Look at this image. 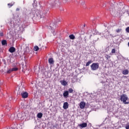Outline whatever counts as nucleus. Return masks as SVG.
Listing matches in <instances>:
<instances>
[{"label": "nucleus", "instance_id": "obj_1", "mask_svg": "<svg viewBox=\"0 0 129 129\" xmlns=\"http://www.w3.org/2000/svg\"><path fill=\"white\" fill-rule=\"evenodd\" d=\"M123 6V3L122 2H120L118 3H116L115 2H114L113 3L111 4L110 5V7L109 8V11H110V13L112 16H113V17H120L121 15H122L123 13H125V12H127V14L129 15V7L127 6H125L122 9V12H121V8Z\"/></svg>", "mask_w": 129, "mask_h": 129}, {"label": "nucleus", "instance_id": "obj_2", "mask_svg": "<svg viewBox=\"0 0 129 129\" xmlns=\"http://www.w3.org/2000/svg\"><path fill=\"white\" fill-rule=\"evenodd\" d=\"M33 7L34 8V10H32V12L31 14L33 15V16H36V17H38L40 19H44L45 17H46V14L48 13V10L47 9L46 11H39V10H37L35 8L37 7V1H34L33 2Z\"/></svg>", "mask_w": 129, "mask_h": 129}, {"label": "nucleus", "instance_id": "obj_3", "mask_svg": "<svg viewBox=\"0 0 129 129\" xmlns=\"http://www.w3.org/2000/svg\"><path fill=\"white\" fill-rule=\"evenodd\" d=\"M20 22L18 20L15 18H12L10 21L11 27L12 28H15L16 30L20 33H22L24 31V28L22 26H20Z\"/></svg>", "mask_w": 129, "mask_h": 129}, {"label": "nucleus", "instance_id": "obj_4", "mask_svg": "<svg viewBox=\"0 0 129 129\" xmlns=\"http://www.w3.org/2000/svg\"><path fill=\"white\" fill-rule=\"evenodd\" d=\"M27 116L25 113H15L12 114L10 116L11 119L13 120L14 119H21V118L24 119Z\"/></svg>", "mask_w": 129, "mask_h": 129}, {"label": "nucleus", "instance_id": "obj_5", "mask_svg": "<svg viewBox=\"0 0 129 129\" xmlns=\"http://www.w3.org/2000/svg\"><path fill=\"white\" fill-rule=\"evenodd\" d=\"M60 5H62V2L59 0H53L48 3V8H58Z\"/></svg>", "mask_w": 129, "mask_h": 129}, {"label": "nucleus", "instance_id": "obj_6", "mask_svg": "<svg viewBox=\"0 0 129 129\" xmlns=\"http://www.w3.org/2000/svg\"><path fill=\"white\" fill-rule=\"evenodd\" d=\"M59 21H55V22H52L50 24V26L49 29L52 30L51 33H52L53 36H55L56 35V32H55V30L56 29V28H57V23H58Z\"/></svg>", "mask_w": 129, "mask_h": 129}, {"label": "nucleus", "instance_id": "obj_7", "mask_svg": "<svg viewBox=\"0 0 129 129\" xmlns=\"http://www.w3.org/2000/svg\"><path fill=\"white\" fill-rule=\"evenodd\" d=\"M95 32H96L94 33L95 35H99L100 36L102 37H104L105 38H107L108 36H109V32H108L107 30H105L102 33L97 32V30H96Z\"/></svg>", "mask_w": 129, "mask_h": 129}, {"label": "nucleus", "instance_id": "obj_8", "mask_svg": "<svg viewBox=\"0 0 129 129\" xmlns=\"http://www.w3.org/2000/svg\"><path fill=\"white\" fill-rule=\"evenodd\" d=\"M127 99V96L126 95L122 94L120 96V100L121 101H122V102H123V103H124V104H128L129 102H126Z\"/></svg>", "mask_w": 129, "mask_h": 129}, {"label": "nucleus", "instance_id": "obj_9", "mask_svg": "<svg viewBox=\"0 0 129 129\" xmlns=\"http://www.w3.org/2000/svg\"><path fill=\"white\" fill-rule=\"evenodd\" d=\"M91 70L93 71H95L99 68V63L96 62V63H93L91 65Z\"/></svg>", "mask_w": 129, "mask_h": 129}, {"label": "nucleus", "instance_id": "obj_10", "mask_svg": "<svg viewBox=\"0 0 129 129\" xmlns=\"http://www.w3.org/2000/svg\"><path fill=\"white\" fill-rule=\"evenodd\" d=\"M25 90L26 89H25V87H20L17 94H19V95H21V94L26 92Z\"/></svg>", "mask_w": 129, "mask_h": 129}, {"label": "nucleus", "instance_id": "obj_11", "mask_svg": "<svg viewBox=\"0 0 129 129\" xmlns=\"http://www.w3.org/2000/svg\"><path fill=\"white\" fill-rule=\"evenodd\" d=\"M20 107L22 109L29 108V107H30V105H29V104L25 105L24 103H21V105H20Z\"/></svg>", "mask_w": 129, "mask_h": 129}, {"label": "nucleus", "instance_id": "obj_12", "mask_svg": "<svg viewBox=\"0 0 129 129\" xmlns=\"http://www.w3.org/2000/svg\"><path fill=\"white\" fill-rule=\"evenodd\" d=\"M85 105H86V103H85V102L82 101L80 103V107L81 109H83V108L85 107Z\"/></svg>", "mask_w": 129, "mask_h": 129}, {"label": "nucleus", "instance_id": "obj_13", "mask_svg": "<svg viewBox=\"0 0 129 129\" xmlns=\"http://www.w3.org/2000/svg\"><path fill=\"white\" fill-rule=\"evenodd\" d=\"M23 98H27L29 96V94L26 92H24L22 94H20Z\"/></svg>", "mask_w": 129, "mask_h": 129}, {"label": "nucleus", "instance_id": "obj_14", "mask_svg": "<svg viewBox=\"0 0 129 129\" xmlns=\"http://www.w3.org/2000/svg\"><path fill=\"white\" fill-rule=\"evenodd\" d=\"M69 95V92L68 91H64L63 93V96L64 98H68Z\"/></svg>", "mask_w": 129, "mask_h": 129}, {"label": "nucleus", "instance_id": "obj_15", "mask_svg": "<svg viewBox=\"0 0 129 129\" xmlns=\"http://www.w3.org/2000/svg\"><path fill=\"white\" fill-rule=\"evenodd\" d=\"M9 51L10 53H15L16 52V48L12 46L9 48Z\"/></svg>", "mask_w": 129, "mask_h": 129}, {"label": "nucleus", "instance_id": "obj_16", "mask_svg": "<svg viewBox=\"0 0 129 129\" xmlns=\"http://www.w3.org/2000/svg\"><path fill=\"white\" fill-rule=\"evenodd\" d=\"M69 107V105L68 104V102H66L63 103V109H67Z\"/></svg>", "mask_w": 129, "mask_h": 129}, {"label": "nucleus", "instance_id": "obj_17", "mask_svg": "<svg viewBox=\"0 0 129 129\" xmlns=\"http://www.w3.org/2000/svg\"><path fill=\"white\" fill-rule=\"evenodd\" d=\"M60 83L61 85H63V86H66V85L68 84V83H67L65 80L60 81Z\"/></svg>", "mask_w": 129, "mask_h": 129}, {"label": "nucleus", "instance_id": "obj_18", "mask_svg": "<svg viewBox=\"0 0 129 129\" xmlns=\"http://www.w3.org/2000/svg\"><path fill=\"white\" fill-rule=\"evenodd\" d=\"M80 126H81V127H82V128H83L84 127H86V126H87V123H82L81 124H80Z\"/></svg>", "mask_w": 129, "mask_h": 129}, {"label": "nucleus", "instance_id": "obj_19", "mask_svg": "<svg viewBox=\"0 0 129 129\" xmlns=\"http://www.w3.org/2000/svg\"><path fill=\"white\" fill-rule=\"evenodd\" d=\"M48 62L49 64H54V59H53V58H49L48 59Z\"/></svg>", "mask_w": 129, "mask_h": 129}, {"label": "nucleus", "instance_id": "obj_20", "mask_svg": "<svg viewBox=\"0 0 129 129\" xmlns=\"http://www.w3.org/2000/svg\"><path fill=\"white\" fill-rule=\"evenodd\" d=\"M123 75H127L128 74V70H125L122 72Z\"/></svg>", "mask_w": 129, "mask_h": 129}, {"label": "nucleus", "instance_id": "obj_21", "mask_svg": "<svg viewBox=\"0 0 129 129\" xmlns=\"http://www.w3.org/2000/svg\"><path fill=\"white\" fill-rule=\"evenodd\" d=\"M69 37L71 40H74L75 39V36H74L73 34L69 35Z\"/></svg>", "mask_w": 129, "mask_h": 129}, {"label": "nucleus", "instance_id": "obj_22", "mask_svg": "<svg viewBox=\"0 0 129 129\" xmlns=\"http://www.w3.org/2000/svg\"><path fill=\"white\" fill-rule=\"evenodd\" d=\"M37 117H38V118H42V117H43V113H38L37 114Z\"/></svg>", "mask_w": 129, "mask_h": 129}, {"label": "nucleus", "instance_id": "obj_23", "mask_svg": "<svg viewBox=\"0 0 129 129\" xmlns=\"http://www.w3.org/2000/svg\"><path fill=\"white\" fill-rule=\"evenodd\" d=\"M81 5L83 6V8H85V1L82 0L81 1Z\"/></svg>", "mask_w": 129, "mask_h": 129}, {"label": "nucleus", "instance_id": "obj_24", "mask_svg": "<svg viewBox=\"0 0 129 129\" xmlns=\"http://www.w3.org/2000/svg\"><path fill=\"white\" fill-rule=\"evenodd\" d=\"M71 2H73V0H63L62 4H66V3H71Z\"/></svg>", "mask_w": 129, "mask_h": 129}, {"label": "nucleus", "instance_id": "obj_25", "mask_svg": "<svg viewBox=\"0 0 129 129\" xmlns=\"http://www.w3.org/2000/svg\"><path fill=\"white\" fill-rule=\"evenodd\" d=\"M7 41L6 40H3L2 41V44L3 45V46H5V45H7Z\"/></svg>", "mask_w": 129, "mask_h": 129}, {"label": "nucleus", "instance_id": "obj_26", "mask_svg": "<svg viewBox=\"0 0 129 129\" xmlns=\"http://www.w3.org/2000/svg\"><path fill=\"white\" fill-rule=\"evenodd\" d=\"M14 4H15V3H9L8 4V6L9 8H12V7H13V6H14Z\"/></svg>", "mask_w": 129, "mask_h": 129}, {"label": "nucleus", "instance_id": "obj_27", "mask_svg": "<svg viewBox=\"0 0 129 129\" xmlns=\"http://www.w3.org/2000/svg\"><path fill=\"white\" fill-rule=\"evenodd\" d=\"M73 91H74V90H73V89L72 88H70L69 89V93H73Z\"/></svg>", "mask_w": 129, "mask_h": 129}, {"label": "nucleus", "instance_id": "obj_28", "mask_svg": "<svg viewBox=\"0 0 129 129\" xmlns=\"http://www.w3.org/2000/svg\"><path fill=\"white\" fill-rule=\"evenodd\" d=\"M91 63H92V61L89 60V61H88L87 62L86 66H89V65H90V64H91Z\"/></svg>", "mask_w": 129, "mask_h": 129}, {"label": "nucleus", "instance_id": "obj_29", "mask_svg": "<svg viewBox=\"0 0 129 129\" xmlns=\"http://www.w3.org/2000/svg\"><path fill=\"white\" fill-rule=\"evenodd\" d=\"M12 70V72L13 71H18V70H19V69H18V68H13L12 69H11Z\"/></svg>", "mask_w": 129, "mask_h": 129}, {"label": "nucleus", "instance_id": "obj_30", "mask_svg": "<svg viewBox=\"0 0 129 129\" xmlns=\"http://www.w3.org/2000/svg\"><path fill=\"white\" fill-rule=\"evenodd\" d=\"M116 33H120V32H121V29L119 28V29H116Z\"/></svg>", "mask_w": 129, "mask_h": 129}, {"label": "nucleus", "instance_id": "obj_31", "mask_svg": "<svg viewBox=\"0 0 129 129\" xmlns=\"http://www.w3.org/2000/svg\"><path fill=\"white\" fill-rule=\"evenodd\" d=\"M5 107H6L8 110H10V109H11V105H9V106L6 105Z\"/></svg>", "mask_w": 129, "mask_h": 129}, {"label": "nucleus", "instance_id": "obj_32", "mask_svg": "<svg viewBox=\"0 0 129 129\" xmlns=\"http://www.w3.org/2000/svg\"><path fill=\"white\" fill-rule=\"evenodd\" d=\"M34 50H35V51H38V50H39V47L35 46L34 47Z\"/></svg>", "mask_w": 129, "mask_h": 129}, {"label": "nucleus", "instance_id": "obj_33", "mask_svg": "<svg viewBox=\"0 0 129 129\" xmlns=\"http://www.w3.org/2000/svg\"><path fill=\"white\" fill-rule=\"evenodd\" d=\"M111 53H112V54H114V53H115V48H113L112 49Z\"/></svg>", "mask_w": 129, "mask_h": 129}, {"label": "nucleus", "instance_id": "obj_34", "mask_svg": "<svg viewBox=\"0 0 129 129\" xmlns=\"http://www.w3.org/2000/svg\"><path fill=\"white\" fill-rule=\"evenodd\" d=\"M110 56H109V55H105V58H106V59H107V60H108L109 58H110Z\"/></svg>", "mask_w": 129, "mask_h": 129}, {"label": "nucleus", "instance_id": "obj_35", "mask_svg": "<svg viewBox=\"0 0 129 129\" xmlns=\"http://www.w3.org/2000/svg\"><path fill=\"white\" fill-rule=\"evenodd\" d=\"M11 72H13V71H12V69L9 70L7 71V73H11Z\"/></svg>", "mask_w": 129, "mask_h": 129}, {"label": "nucleus", "instance_id": "obj_36", "mask_svg": "<svg viewBox=\"0 0 129 129\" xmlns=\"http://www.w3.org/2000/svg\"><path fill=\"white\" fill-rule=\"evenodd\" d=\"M125 31L127 33H129V27L126 28Z\"/></svg>", "mask_w": 129, "mask_h": 129}, {"label": "nucleus", "instance_id": "obj_37", "mask_svg": "<svg viewBox=\"0 0 129 129\" xmlns=\"http://www.w3.org/2000/svg\"><path fill=\"white\" fill-rule=\"evenodd\" d=\"M0 36L1 37H3V36H4V33L2 32H0Z\"/></svg>", "mask_w": 129, "mask_h": 129}, {"label": "nucleus", "instance_id": "obj_38", "mask_svg": "<svg viewBox=\"0 0 129 129\" xmlns=\"http://www.w3.org/2000/svg\"><path fill=\"white\" fill-rule=\"evenodd\" d=\"M9 100H10V101L13 100V97H12V96L9 97Z\"/></svg>", "mask_w": 129, "mask_h": 129}, {"label": "nucleus", "instance_id": "obj_39", "mask_svg": "<svg viewBox=\"0 0 129 129\" xmlns=\"http://www.w3.org/2000/svg\"><path fill=\"white\" fill-rule=\"evenodd\" d=\"M82 39L81 38H79V44H80V43H81V41H82Z\"/></svg>", "mask_w": 129, "mask_h": 129}, {"label": "nucleus", "instance_id": "obj_40", "mask_svg": "<svg viewBox=\"0 0 129 129\" xmlns=\"http://www.w3.org/2000/svg\"><path fill=\"white\" fill-rule=\"evenodd\" d=\"M126 129H129V125L126 126Z\"/></svg>", "mask_w": 129, "mask_h": 129}, {"label": "nucleus", "instance_id": "obj_41", "mask_svg": "<svg viewBox=\"0 0 129 129\" xmlns=\"http://www.w3.org/2000/svg\"><path fill=\"white\" fill-rule=\"evenodd\" d=\"M19 11H20V8H17L16 12H18Z\"/></svg>", "mask_w": 129, "mask_h": 129}, {"label": "nucleus", "instance_id": "obj_42", "mask_svg": "<svg viewBox=\"0 0 129 129\" xmlns=\"http://www.w3.org/2000/svg\"><path fill=\"white\" fill-rule=\"evenodd\" d=\"M34 69V71H36V70L37 69V67H35Z\"/></svg>", "mask_w": 129, "mask_h": 129}, {"label": "nucleus", "instance_id": "obj_43", "mask_svg": "<svg viewBox=\"0 0 129 129\" xmlns=\"http://www.w3.org/2000/svg\"><path fill=\"white\" fill-rule=\"evenodd\" d=\"M3 85V83L1 82V83H0V86H1V85Z\"/></svg>", "mask_w": 129, "mask_h": 129}, {"label": "nucleus", "instance_id": "obj_44", "mask_svg": "<svg viewBox=\"0 0 129 129\" xmlns=\"http://www.w3.org/2000/svg\"><path fill=\"white\" fill-rule=\"evenodd\" d=\"M91 36H92V35H91L90 36V38H91Z\"/></svg>", "mask_w": 129, "mask_h": 129}, {"label": "nucleus", "instance_id": "obj_45", "mask_svg": "<svg viewBox=\"0 0 129 129\" xmlns=\"http://www.w3.org/2000/svg\"><path fill=\"white\" fill-rule=\"evenodd\" d=\"M61 11H62L63 10V9H60Z\"/></svg>", "mask_w": 129, "mask_h": 129}, {"label": "nucleus", "instance_id": "obj_46", "mask_svg": "<svg viewBox=\"0 0 129 129\" xmlns=\"http://www.w3.org/2000/svg\"><path fill=\"white\" fill-rule=\"evenodd\" d=\"M53 127H56V126H53Z\"/></svg>", "mask_w": 129, "mask_h": 129}, {"label": "nucleus", "instance_id": "obj_47", "mask_svg": "<svg viewBox=\"0 0 129 129\" xmlns=\"http://www.w3.org/2000/svg\"><path fill=\"white\" fill-rule=\"evenodd\" d=\"M99 91H100V90H99Z\"/></svg>", "mask_w": 129, "mask_h": 129}, {"label": "nucleus", "instance_id": "obj_48", "mask_svg": "<svg viewBox=\"0 0 129 129\" xmlns=\"http://www.w3.org/2000/svg\"><path fill=\"white\" fill-rule=\"evenodd\" d=\"M4 116V115H2V116Z\"/></svg>", "mask_w": 129, "mask_h": 129}, {"label": "nucleus", "instance_id": "obj_49", "mask_svg": "<svg viewBox=\"0 0 129 129\" xmlns=\"http://www.w3.org/2000/svg\"><path fill=\"white\" fill-rule=\"evenodd\" d=\"M17 126H19V125H17Z\"/></svg>", "mask_w": 129, "mask_h": 129}]
</instances>
